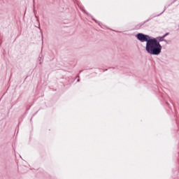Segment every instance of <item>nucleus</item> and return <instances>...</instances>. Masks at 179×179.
<instances>
[{
  "instance_id": "2",
  "label": "nucleus",
  "mask_w": 179,
  "mask_h": 179,
  "mask_svg": "<svg viewBox=\"0 0 179 179\" xmlns=\"http://www.w3.org/2000/svg\"><path fill=\"white\" fill-rule=\"evenodd\" d=\"M136 37H137L138 40L141 41V43H145V41H146V43H148V41H149V40L150 39V36H149V35H145L142 33L138 34L136 35Z\"/></svg>"
},
{
  "instance_id": "3",
  "label": "nucleus",
  "mask_w": 179,
  "mask_h": 179,
  "mask_svg": "<svg viewBox=\"0 0 179 179\" xmlns=\"http://www.w3.org/2000/svg\"><path fill=\"white\" fill-rule=\"evenodd\" d=\"M166 36H169V33L166 34L164 35L163 36L157 37V38H155V39L159 43V41H164V38H165Z\"/></svg>"
},
{
  "instance_id": "1",
  "label": "nucleus",
  "mask_w": 179,
  "mask_h": 179,
  "mask_svg": "<svg viewBox=\"0 0 179 179\" xmlns=\"http://www.w3.org/2000/svg\"><path fill=\"white\" fill-rule=\"evenodd\" d=\"M145 50L151 55H159L162 52V45L156 38H150L146 43Z\"/></svg>"
}]
</instances>
